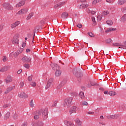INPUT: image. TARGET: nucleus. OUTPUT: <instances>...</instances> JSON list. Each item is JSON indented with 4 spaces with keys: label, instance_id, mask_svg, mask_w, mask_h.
<instances>
[{
    "label": "nucleus",
    "instance_id": "1",
    "mask_svg": "<svg viewBox=\"0 0 126 126\" xmlns=\"http://www.w3.org/2000/svg\"><path fill=\"white\" fill-rule=\"evenodd\" d=\"M51 67H52V69L53 70H56L55 72V75L56 76H60L62 74V71L61 70V67L59 66L57 64L55 63H52L51 64Z\"/></svg>",
    "mask_w": 126,
    "mask_h": 126
},
{
    "label": "nucleus",
    "instance_id": "2",
    "mask_svg": "<svg viewBox=\"0 0 126 126\" xmlns=\"http://www.w3.org/2000/svg\"><path fill=\"white\" fill-rule=\"evenodd\" d=\"M73 98L67 97L64 100V101L63 104V107H65L66 108H69L71 106V103H72Z\"/></svg>",
    "mask_w": 126,
    "mask_h": 126
},
{
    "label": "nucleus",
    "instance_id": "3",
    "mask_svg": "<svg viewBox=\"0 0 126 126\" xmlns=\"http://www.w3.org/2000/svg\"><path fill=\"white\" fill-rule=\"evenodd\" d=\"M73 73L76 77H81L82 76V73L80 72L79 68H74L73 70Z\"/></svg>",
    "mask_w": 126,
    "mask_h": 126
},
{
    "label": "nucleus",
    "instance_id": "4",
    "mask_svg": "<svg viewBox=\"0 0 126 126\" xmlns=\"http://www.w3.org/2000/svg\"><path fill=\"white\" fill-rule=\"evenodd\" d=\"M4 8L7 9V10H13V6L9 3H5L3 4Z\"/></svg>",
    "mask_w": 126,
    "mask_h": 126
},
{
    "label": "nucleus",
    "instance_id": "5",
    "mask_svg": "<svg viewBox=\"0 0 126 126\" xmlns=\"http://www.w3.org/2000/svg\"><path fill=\"white\" fill-rule=\"evenodd\" d=\"M28 12V9L27 8H23L19 11L17 14L18 15H23L24 14H26Z\"/></svg>",
    "mask_w": 126,
    "mask_h": 126
},
{
    "label": "nucleus",
    "instance_id": "6",
    "mask_svg": "<svg viewBox=\"0 0 126 126\" xmlns=\"http://www.w3.org/2000/svg\"><path fill=\"white\" fill-rule=\"evenodd\" d=\"M81 2H82V4L79 6L80 8H85V7H88V4H87V2H86V0H81Z\"/></svg>",
    "mask_w": 126,
    "mask_h": 126
},
{
    "label": "nucleus",
    "instance_id": "7",
    "mask_svg": "<svg viewBox=\"0 0 126 126\" xmlns=\"http://www.w3.org/2000/svg\"><path fill=\"white\" fill-rule=\"evenodd\" d=\"M53 80H54V79L52 78H50L49 79L48 82H47V84L45 87V89L46 90H48V89H49V88H50V87H52V82H53Z\"/></svg>",
    "mask_w": 126,
    "mask_h": 126
},
{
    "label": "nucleus",
    "instance_id": "8",
    "mask_svg": "<svg viewBox=\"0 0 126 126\" xmlns=\"http://www.w3.org/2000/svg\"><path fill=\"white\" fill-rule=\"evenodd\" d=\"M39 111L40 112V114H42V116L43 118L48 116V108H45L44 109L40 110Z\"/></svg>",
    "mask_w": 126,
    "mask_h": 126
},
{
    "label": "nucleus",
    "instance_id": "9",
    "mask_svg": "<svg viewBox=\"0 0 126 126\" xmlns=\"http://www.w3.org/2000/svg\"><path fill=\"white\" fill-rule=\"evenodd\" d=\"M32 59L30 57L25 56L22 58V61L24 63H31Z\"/></svg>",
    "mask_w": 126,
    "mask_h": 126
},
{
    "label": "nucleus",
    "instance_id": "10",
    "mask_svg": "<svg viewBox=\"0 0 126 126\" xmlns=\"http://www.w3.org/2000/svg\"><path fill=\"white\" fill-rule=\"evenodd\" d=\"M40 117H41V111H38L35 114L34 119V120H38L40 119Z\"/></svg>",
    "mask_w": 126,
    "mask_h": 126
},
{
    "label": "nucleus",
    "instance_id": "11",
    "mask_svg": "<svg viewBox=\"0 0 126 126\" xmlns=\"http://www.w3.org/2000/svg\"><path fill=\"white\" fill-rule=\"evenodd\" d=\"M75 123L76 124V126H82V122L78 118L75 120Z\"/></svg>",
    "mask_w": 126,
    "mask_h": 126
},
{
    "label": "nucleus",
    "instance_id": "12",
    "mask_svg": "<svg viewBox=\"0 0 126 126\" xmlns=\"http://www.w3.org/2000/svg\"><path fill=\"white\" fill-rule=\"evenodd\" d=\"M18 95L20 97V98H23L24 99H26V98H28V95L24 92L20 93V94H19Z\"/></svg>",
    "mask_w": 126,
    "mask_h": 126
},
{
    "label": "nucleus",
    "instance_id": "13",
    "mask_svg": "<svg viewBox=\"0 0 126 126\" xmlns=\"http://www.w3.org/2000/svg\"><path fill=\"white\" fill-rule=\"evenodd\" d=\"M19 42V40L18 39V36H14V38L12 41L13 44H15L16 45H17Z\"/></svg>",
    "mask_w": 126,
    "mask_h": 126
},
{
    "label": "nucleus",
    "instance_id": "14",
    "mask_svg": "<svg viewBox=\"0 0 126 126\" xmlns=\"http://www.w3.org/2000/svg\"><path fill=\"white\" fill-rule=\"evenodd\" d=\"M19 24H20V22L18 21H16L15 23L11 25V27L12 29L15 28V27H16V26H18Z\"/></svg>",
    "mask_w": 126,
    "mask_h": 126
},
{
    "label": "nucleus",
    "instance_id": "15",
    "mask_svg": "<svg viewBox=\"0 0 126 126\" xmlns=\"http://www.w3.org/2000/svg\"><path fill=\"white\" fill-rule=\"evenodd\" d=\"M64 124L65 125V126H74V124L71 122H69L66 120H65L64 121Z\"/></svg>",
    "mask_w": 126,
    "mask_h": 126
},
{
    "label": "nucleus",
    "instance_id": "16",
    "mask_svg": "<svg viewBox=\"0 0 126 126\" xmlns=\"http://www.w3.org/2000/svg\"><path fill=\"white\" fill-rule=\"evenodd\" d=\"M13 88H14V87H9L7 88L6 89V91H5L4 94H7V93H9V92H10V91H12Z\"/></svg>",
    "mask_w": 126,
    "mask_h": 126
},
{
    "label": "nucleus",
    "instance_id": "17",
    "mask_svg": "<svg viewBox=\"0 0 126 126\" xmlns=\"http://www.w3.org/2000/svg\"><path fill=\"white\" fill-rule=\"evenodd\" d=\"M25 4V2L24 1H21L16 5V7H20Z\"/></svg>",
    "mask_w": 126,
    "mask_h": 126
},
{
    "label": "nucleus",
    "instance_id": "18",
    "mask_svg": "<svg viewBox=\"0 0 126 126\" xmlns=\"http://www.w3.org/2000/svg\"><path fill=\"white\" fill-rule=\"evenodd\" d=\"M5 81L6 83H9L12 81V78H11L10 76H8L6 79L5 80Z\"/></svg>",
    "mask_w": 126,
    "mask_h": 126
},
{
    "label": "nucleus",
    "instance_id": "19",
    "mask_svg": "<svg viewBox=\"0 0 126 126\" xmlns=\"http://www.w3.org/2000/svg\"><path fill=\"white\" fill-rule=\"evenodd\" d=\"M68 16V13H67V12H63L62 14V17L63 19H65L67 18Z\"/></svg>",
    "mask_w": 126,
    "mask_h": 126
},
{
    "label": "nucleus",
    "instance_id": "20",
    "mask_svg": "<svg viewBox=\"0 0 126 126\" xmlns=\"http://www.w3.org/2000/svg\"><path fill=\"white\" fill-rule=\"evenodd\" d=\"M107 119L109 120H114L115 119H117V115H109L107 117Z\"/></svg>",
    "mask_w": 126,
    "mask_h": 126
},
{
    "label": "nucleus",
    "instance_id": "21",
    "mask_svg": "<svg viewBox=\"0 0 126 126\" xmlns=\"http://www.w3.org/2000/svg\"><path fill=\"white\" fill-rule=\"evenodd\" d=\"M76 106H74L72 108H71L69 111L70 115H72V114L76 113Z\"/></svg>",
    "mask_w": 126,
    "mask_h": 126
},
{
    "label": "nucleus",
    "instance_id": "22",
    "mask_svg": "<svg viewBox=\"0 0 126 126\" xmlns=\"http://www.w3.org/2000/svg\"><path fill=\"white\" fill-rule=\"evenodd\" d=\"M126 3V0H119L118 1V4L119 5H123V4H125Z\"/></svg>",
    "mask_w": 126,
    "mask_h": 126
},
{
    "label": "nucleus",
    "instance_id": "23",
    "mask_svg": "<svg viewBox=\"0 0 126 126\" xmlns=\"http://www.w3.org/2000/svg\"><path fill=\"white\" fill-rule=\"evenodd\" d=\"M116 30H117V29L109 28L106 30L105 32V33H110V32H112V31H116Z\"/></svg>",
    "mask_w": 126,
    "mask_h": 126
},
{
    "label": "nucleus",
    "instance_id": "24",
    "mask_svg": "<svg viewBox=\"0 0 126 126\" xmlns=\"http://www.w3.org/2000/svg\"><path fill=\"white\" fill-rule=\"evenodd\" d=\"M64 84L61 83L60 85H59L57 87V90H60V91H62V87H63V85Z\"/></svg>",
    "mask_w": 126,
    "mask_h": 126
},
{
    "label": "nucleus",
    "instance_id": "25",
    "mask_svg": "<svg viewBox=\"0 0 126 126\" xmlns=\"http://www.w3.org/2000/svg\"><path fill=\"white\" fill-rule=\"evenodd\" d=\"M34 15V13L32 12L30 13L28 15V17H27V20H30V19H31L32 18V16Z\"/></svg>",
    "mask_w": 126,
    "mask_h": 126
},
{
    "label": "nucleus",
    "instance_id": "26",
    "mask_svg": "<svg viewBox=\"0 0 126 126\" xmlns=\"http://www.w3.org/2000/svg\"><path fill=\"white\" fill-rule=\"evenodd\" d=\"M79 97L81 99H84V93L83 92H81L79 94Z\"/></svg>",
    "mask_w": 126,
    "mask_h": 126
},
{
    "label": "nucleus",
    "instance_id": "27",
    "mask_svg": "<svg viewBox=\"0 0 126 126\" xmlns=\"http://www.w3.org/2000/svg\"><path fill=\"white\" fill-rule=\"evenodd\" d=\"M113 47H123V45L119 43H114L112 44Z\"/></svg>",
    "mask_w": 126,
    "mask_h": 126
},
{
    "label": "nucleus",
    "instance_id": "28",
    "mask_svg": "<svg viewBox=\"0 0 126 126\" xmlns=\"http://www.w3.org/2000/svg\"><path fill=\"white\" fill-rule=\"evenodd\" d=\"M30 106L31 107V108H33L34 106H35V104H34V101H33V99H32L30 102Z\"/></svg>",
    "mask_w": 126,
    "mask_h": 126
},
{
    "label": "nucleus",
    "instance_id": "29",
    "mask_svg": "<svg viewBox=\"0 0 126 126\" xmlns=\"http://www.w3.org/2000/svg\"><path fill=\"white\" fill-rule=\"evenodd\" d=\"M62 4H63V3H60L59 4H57L54 5V8H55V9H59L60 6H61V5H62Z\"/></svg>",
    "mask_w": 126,
    "mask_h": 126
},
{
    "label": "nucleus",
    "instance_id": "30",
    "mask_svg": "<svg viewBox=\"0 0 126 126\" xmlns=\"http://www.w3.org/2000/svg\"><path fill=\"white\" fill-rule=\"evenodd\" d=\"M109 95H110V96H115L117 95V93L111 91L109 93Z\"/></svg>",
    "mask_w": 126,
    "mask_h": 126
},
{
    "label": "nucleus",
    "instance_id": "31",
    "mask_svg": "<svg viewBox=\"0 0 126 126\" xmlns=\"http://www.w3.org/2000/svg\"><path fill=\"white\" fill-rule=\"evenodd\" d=\"M10 116V113L9 112H7V113L5 115V120H7V119H9V117Z\"/></svg>",
    "mask_w": 126,
    "mask_h": 126
},
{
    "label": "nucleus",
    "instance_id": "32",
    "mask_svg": "<svg viewBox=\"0 0 126 126\" xmlns=\"http://www.w3.org/2000/svg\"><path fill=\"white\" fill-rule=\"evenodd\" d=\"M94 85H95V84H94V83H93L92 82H91V83L88 84L87 86L89 88H90V87H91V86H94Z\"/></svg>",
    "mask_w": 126,
    "mask_h": 126
},
{
    "label": "nucleus",
    "instance_id": "33",
    "mask_svg": "<svg viewBox=\"0 0 126 126\" xmlns=\"http://www.w3.org/2000/svg\"><path fill=\"white\" fill-rule=\"evenodd\" d=\"M106 23L108 25H110V26L113 25V22L111 20H107L106 21Z\"/></svg>",
    "mask_w": 126,
    "mask_h": 126
},
{
    "label": "nucleus",
    "instance_id": "34",
    "mask_svg": "<svg viewBox=\"0 0 126 126\" xmlns=\"http://www.w3.org/2000/svg\"><path fill=\"white\" fill-rule=\"evenodd\" d=\"M126 20V14H125L121 18V21L125 22Z\"/></svg>",
    "mask_w": 126,
    "mask_h": 126
},
{
    "label": "nucleus",
    "instance_id": "35",
    "mask_svg": "<svg viewBox=\"0 0 126 126\" xmlns=\"http://www.w3.org/2000/svg\"><path fill=\"white\" fill-rule=\"evenodd\" d=\"M19 54H20V53H19V51H17V52H15V53H14V54H13L14 57L15 58L17 57V56H18V55H19Z\"/></svg>",
    "mask_w": 126,
    "mask_h": 126
},
{
    "label": "nucleus",
    "instance_id": "36",
    "mask_svg": "<svg viewBox=\"0 0 126 126\" xmlns=\"http://www.w3.org/2000/svg\"><path fill=\"white\" fill-rule=\"evenodd\" d=\"M82 104L83 106H88V102L84 101L82 102Z\"/></svg>",
    "mask_w": 126,
    "mask_h": 126
},
{
    "label": "nucleus",
    "instance_id": "37",
    "mask_svg": "<svg viewBox=\"0 0 126 126\" xmlns=\"http://www.w3.org/2000/svg\"><path fill=\"white\" fill-rule=\"evenodd\" d=\"M10 105L9 104H6L3 105V109H5V108H8V107H10Z\"/></svg>",
    "mask_w": 126,
    "mask_h": 126
},
{
    "label": "nucleus",
    "instance_id": "38",
    "mask_svg": "<svg viewBox=\"0 0 126 126\" xmlns=\"http://www.w3.org/2000/svg\"><path fill=\"white\" fill-rule=\"evenodd\" d=\"M106 43H107V44H110V43H112V39L110 38L107 39L106 40Z\"/></svg>",
    "mask_w": 126,
    "mask_h": 126
},
{
    "label": "nucleus",
    "instance_id": "39",
    "mask_svg": "<svg viewBox=\"0 0 126 126\" xmlns=\"http://www.w3.org/2000/svg\"><path fill=\"white\" fill-rule=\"evenodd\" d=\"M126 106H125V105L124 104H121L120 106V109H121V110H125V107Z\"/></svg>",
    "mask_w": 126,
    "mask_h": 126
},
{
    "label": "nucleus",
    "instance_id": "40",
    "mask_svg": "<svg viewBox=\"0 0 126 126\" xmlns=\"http://www.w3.org/2000/svg\"><path fill=\"white\" fill-rule=\"evenodd\" d=\"M31 85L32 86V87H35L36 86V82L32 81L31 83Z\"/></svg>",
    "mask_w": 126,
    "mask_h": 126
},
{
    "label": "nucleus",
    "instance_id": "41",
    "mask_svg": "<svg viewBox=\"0 0 126 126\" xmlns=\"http://www.w3.org/2000/svg\"><path fill=\"white\" fill-rule=\"evenodd\" d=\"M97 21H101V20L102 19V16L98 15L97 16Z\"/></svg>",
    "mask_w": 126,
    "mask_h": 126
},
{
    "label": "nucleus",
    "instance_id": "42",
    "mask_svg": "<svg viewBox=\"0 0 126 126\" xmlns=\"http://www.w3.org/2000/svg\"><path fill=\"white\" fill-rule=\"evenodd\" d=\"M24 66L26 68H29L30 67V65H29V64H24Z\"/></svg>",
    "mask_w": 126,
    "mask_h": 126
},
{
    "label": "nucleus",
    "instance_id": "43",
    "mask_svg": "<svg viewBox=\"0 0 126 126\" xmlns=\"http://www.w3.org/2000/svg\"><path fill=\"white\" fill-rule=\"evenodd\" d=\"M23 86H24V82H21L20 83V87L21 88H22V87H23Z\"/></svg>",
    "mask_w": 126,
    "mask_h": 126
},
{
    "label": "nucleus",
    "instance_id": "44",
    "mask_svg": "<svg viewBox=\"0 0 126 126\" xmlns=\"http://www.w3.org/2000/svg\"><path fill=\"white\" fill-rule=\"evenodd\" d=\"M103 15H108L109 14V11H105L103 13Z\"/></svg>",
    "mask_w": 126,
    "mask_h": 126
},
{
    "label": "nucleus",
    "instance_id": "45",
    "mask_svg": "<svg viewBox=\"0 0 126 126\" xmlns=\"http://www.w3.org/2000/svg\"><path fill=\"white\" fill-rule=\"evenodd\" d=\"M32 75L29 76L28 78V80L29 81H32Z\"/></svg>",
    "mask_w": 126,
    "mask_h": 126
},
{
    "label": "nucleus",
    "instance_id": "46",
    "mask_svg": "<svg viewBox=\"0 0 126 126\" xmlns=\"http://www.w3.org/2000/svg\"><path fill=\"white\" fill-rule=\"evenodd\" d=\"M43 122H40L37 123V126H43Z\"/></svg>",
    "mask_w": 126,
    "mask_h": 126
},
{
    "label": "nucleus",
    "instance_id": "47",
    "mask_svg": "<svg viewBox=\"0 0 126 126\" xmlns=\"http://www.w3.org/2000/svg\"><path fill=\"white\" fill-rule=\"evenodd\" d=\"M92 20L93 22L94 23V24H95V23H96V21L95 20V17H92Z\"/></svg>",
    "mask_w": 126,
    "mask_h": 126
},
{
    "label": "nucleus",
    "instance_id": "48",
    "mask_svg": "<svg viewBox=\"0 0 126 126\" xmlns=\"http://www.w3.org/2000/svg\"><path fill=\"white\" fill-rule=\"evenodd\" d=\"M2 61H3V62H6V61H7V58H6V57L3 56Z\"/></svg>",
    "mask_w": 126,
    "mask_h": 126
},
{
    "label": "nucleus",
    "instance_id": "49",
    "mask_svg": "<svg viewBox=\"0 0 126 126\" xmlns=\"http://www.w3.org/2000/svg\"><path fill=\"white\" fill-rule=\"evenodd\" d=\"M88 35H89V36L90 37H94V34H93V33H92V32H88Z\"/></svg>",
    "mask_w": 126,
    "mask_h": 126
},
{
    "label": "nucleus",
    "instance_id": "50",
    "mask_svg": "<svg viewBox=\"0 0 126 126\" xmlns=\"http://www.w3.org/2000/svg\"><path fill=\"white\" fill-rule=\"evenodd\" d=\"M96 3H98L97 0H94L92 2V4H94V5H95V4H96Z\"/></svg>",
    "mask_w": 126,
    "mask_h": 126
},
{
    "label": "nucleus",
    "instance_id": "51",
    "mask_svg": "<svg viewBox=\"0 0 126 126\" xmlns=\"http://www.w3.org/2000/svg\"><path fill=\"white\" fill-rule=\"evenodd\" d=\"M88 115H94V112L89 111V112H88Z\"/></svg>",
    "mask_w": 126,
    "mask_h": 126
},
{
    "label": "nucleus",
    "instance_id": "52",
    "mask_svg": "<svg viewBox=\"0 0 126 126\" xmlns=\"http://www.w3.org/2000/svg\"><path fill=\"white\" fill-rule=\"evenodd\" d=\"M114 0H106V2H108L109 3H111V2H113Z\"/></svg>",
    "mask_w": 126,
    "mask_h": 126
},
{
    "label": "nucleus",
    "instance_id": "53",
    "mask_svg": "<svg viewBox=\"0 0 126 126\" xmlns=\"http://www.w3.org/2000/svg\"><path fill=\"white\" fill-rule=\"evenodd\" d=\"M77 27L78 28H82V25L79 24H78L77 25Z\"/></svg>",
    "mask_w": 126,
    "mask_h": 126
},
{
    "label": "nucleus",
    "instance_id": "54",
    "mask_svg": "<svg viewBox=\"0 0 126 126\" xmlns=\"http://www.w3.org/2000/svg\"><path fill=\"white\" fill-rule=\"evenodd\" d=\"M18 52H19V53H20V54H21V53H22V52H23V49L20 48L19 50V51H18Z\"/></svg>",
    "mask_w": 126,
    "mask_h": 126
},
{
    "label": "nucleus",
    "instance_id": "55",
    "mask_svg": "<svg viewBox=\"0 0 126 126\" xmlns=\"http://www.w3.org/2000/svg\"><path fill=\"white\" fill-rule=\"evenodd\" d=\"M21 126H27V122H24L22 124Z\"/></svg>",
    "mask_w": 126,
    "mask_h": 126
},
{
    "label": "nucleus",
    "instance_id": "56",
    "mask_svg": "<svg viewBox=\"0 0 126 126\" xmlns=\"http://www.w3.org/2000/svg\"><path fill=\"white\" fill-rule=\"evenodd\" d=\"M57 101H55L54 102V103L52 105V107H56V106H57Z\"/></svg>",
    "mask_w": 126,
    "mask_h": 126
},
{
    "label": "nucleus",
    "instance_id": "57",
    "mask_svg": "<svg viewBox=\"0 0 126 126\" xmlns=\"http://www.w3.org/2000/svg\"><path fill=\"white\" fill-rule=\"evenodd\" d=\"M26 46V43L23 42L22 44L23 48H25Z\"/></svg>",
    "mask_w": 126,
    "mask_h": 126
},
{
    "label": "nucleus",
    "instance_id": "58",
    "mask_svg": "<svg viewBox=\"0 0 126 126\" xmlns=\"http://www.w3.org/2000/svg\"><path fill=\"white\" fill-rule=\"evenodd\" d=\"M104 94H105V95H108V94H109V92H108L107 91H105L104 92Z\"/></svg>",
    "mask_w": 126,
    "mask_h": 126
},
{
    "label": "nucleus",
    "instance_id": "59",
    "mask_svg": "<svg viewBox=\"0 0 126 126\" xmlns=\"http://www.w3.org/2000/svg\"><path fill=\"white\" fill-rule=\"evenodd\" d=\"M21 72H22V70L20 69L18 71V74H20V73H21Z\"/></svg>",
    "mask_w": 126,
    "mask_h": 126
},
{
    "label": "nucleus",
    "instance_id": "60",
    "mask_svg": "<svg viewBox=\"0 0 126 126\" xmlns=\"http://www.w3.org/2000/svg\"><path fill=\"white\" fill-rule=\"evenodd\" d=\"M3 29V26H0V32Z\"/></svg>",
    "mask_w": 126,
    "mask_h": 126
},
{
    "label": "nucleus",
    "instance_id": "61",
    "mask_svg": "<svg viewBox=\"0 0 126 126\" xmlns=\"http://www.w3.org/2000/svg\"><path fill=\"white\" fill-rule=\"evenodd\" d=\"M26 52H27V53H29V52H30V49H26Z\"/></svg>",
    "mask_w": 126,
    "mask_h": 126
},
{
    "label": "nucleus",
    "instance_id": "62",
    "mask_svg": "<svg viewBox=\"0 0 126 126\" xmlns=\"http://www.w3.org/2000/svg\"><path fill=\"white\" fill-rule=\"evenodd\" d=\"M91 13H92V14H94V13H95V12L94 11H92Z\"/></svg>",
    "mask_w": 126,
    "mask_h": 126
},
{
    "label": "nucleus",
    "instance_id": "63",
    "mask_svg": "<svg viewBox=\"0 0 126 126\" xmlns=\"http://www.w3.org/2000/svg\"><path fill=\"white\" fill-rule=\"evenodd\" d=\"M102 0H96V1H97V3H98V2H100L102 1Z\"/></svg>",
    "mask_w": 126,
    "mask_h": 126
},
{
    "label": "nucleus",
    "instance_id": "64",
    "mask_svg": "<svg viewBox=\"0 0 126 126\" xmlns=\"http://www.w3.org/2000/svg\"><path fill=\"white\" fill-rule=\"evenodd\" d=\"M123 11H125V10H126V7L124 8L123 9H122Z\"/></svg>",
    "mask_w": 126,
    "mask_h": 126
}]
</instances>
